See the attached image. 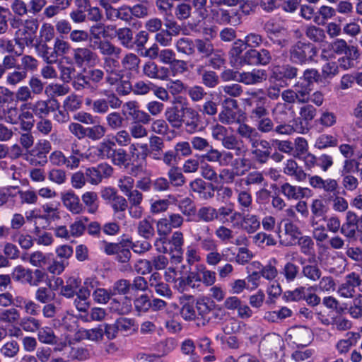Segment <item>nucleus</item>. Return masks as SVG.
Segmentation results:
<instances>
[{
	"label": "nucleus",
	"mask_w": 362,
	"mask_h": 362,
	"mask_svg": "<svg viewBox=\"0 0 362 362\" xmlns=\"http://www.w3.org/2000/svg\"><path fill=\"white\" fill-rule=\"evenodd\" d=\"M192 148L199 151L206 153L202 158L211 163H218L221 167H228L232 164L234 156L233 153L226 151H219L213 148L208 140L201 136H194L191 139Z\"/></svg>",
	"instance_id": "1"
},
{
	"label": "nucleus",
	"mask_w": 362,
	"mask_h": 362,
	"mask_svg": "<svg viewBox=\"0 0 362 362\" xmlns=\"http://www.w3.org/2000/svg\"><path fill=\"white\" fill-rule=\"evenodd\" d=\"M10 25L16 30L14 40L16 44L23 49L25 46L33 45L38 29V21L33 18L25 21L20 18H13Z\"/></svg>",
	"instance_id": "2"
},
{
	"label": "nucleus",
	"mask_w": 362,
	"mask_h": 362,
	"mask_svg": "<svg viewBox=\"0 0 362 362\" xmlns=\"http://www.w3.org/2000/svg\"><path fill=\"white\" fill-rule=\"evenodd\" d=\"M317 49L311 43L301 41L291 46L289 50L290 59L296 64H304L314 61Z\"/></svg>",
	"instance_id": "3"
},
{
	"label": "nucleus",
	"mask_w": 362,
	"mask_h": 362,
	"mask_svg": "<svg viewBox=\"0 0 362 362\" xmlns=\"http://www.w3.org/2000/svg\"><path fill=\"white\" fill-rule=\"evenodd\" d=\"M272 60V55L269 49L266 48H262L259 50L250 49L240 57L239 63L242 66H267L270 64Z\"/></svg>",
	"instance_id": "4"
},
{
	"label": "nucleus",
	"mask_w": 362,
	"mask_h": 362,
	"mask_svg": "<svg viewBox=\"0 0 362 362\" xmlns=\"http://www.w3.org/2000/svg\"><path fill=\"white\" fill-rule=\"evenodd\" d=\"M284 345V340L279 334L270 333L262 338L259 343V349L264 356L277 359Z\"/></svg>",
	"instance_id": "5"
},
{
	"label": "nucleus",
	"mask_w": 362,
	"mask_h": 362,
	"mask_svg": "<svg viewBox=\"0 0 362 362\" xmlns=\"http://www.w3.org/2000/svg\"><path fill=\"white\" fill-rule=\"evenodd\" d=\"M222 105L223 110L218 114L219 121L226 125L240 124L241 115L237 100L228 98L223 101Z\"/></svg>",
	"instance_id": "6"
},
{
	"label": "nucleus",
	"mask_w": 362,
	"mask_h": 362,
	"mask_svg": "<svg viewBox=\"0 0 362 362\" xmlns=\"http://www.w3.org/2000/svg\"><path fill=\"white\" fill-rule=\"evenodd\" d=\"M113 27L106 26L103 28V30L99 33L102 35L103 40L100 42L99 48L101 53L104 55H107L109 57L105 58L104 67L108 74H111L113 72L112 64L113 59L111 58V55L113 54V45L111 42L112 39Z\"/></svg>",
	"instance_id": "7"
},
{
	"label": "nucleus",
	"mask_w": 362,
	"mask_h": 362,
	"mask_svg": "<svg viewBox=\"0 0 362 362\" xmlns=\"http://www.w3.org/2000/svg\"><path fill=\"white\" fill-rule=\"evenodd\" d=\"M251 98L247 100V104L252 107L250 118L252 120L260 119L269 115V101L267 97L260 96L256 92L250 93Z\"/></svg>",
	"instance_id": "8"
},
{
	"label": "nucleus",
	"mask_w": 362,
	"mask_h": 362,
	"mask_svg": "<svg viewBox=\"0 0 362 362\" xmlns=\"http://www.w3.org/2000/svg\"><path fill=\"white\" fill-rule=\"evenodd\" d=\"M309 185L316 190H322L327 194H336L339 189V184L335 179H323L321 176L317 175L308 174Z\"/></svg>",
	"instance_id": "9"
},
{
	"label": "nucleus",
	"mask_w": 362,
	"mask_h": 362,
	"mask_svg": "<svg viewBox=\"0 0 362 362\" xmlns=\"http://www.w3.org/2000/svg\"><path fill=\"white\" fill-rule=\"evenodd\" d=\"M301 232L299 228L291 221H286L284 225V231L279 228L278 236L279 243L286 247H291L297 244V240L300 236Z\"/></svg>",
	"instance_id": "10"
},
{
	"label": "nucleus",
	"mask_w": 362,
	"mask_h": 362,
	"mask_svg": "<svg viewBox=\"0 0 362 362\" xmlns=\"http://www.w3.org/2000/svg\"><path fill=\"white\" fill-rule=\"evenodd\" d=\"M29 103L34 115L40 119L46 117L59 107V103L55 99L38 100Z\"/></svg>",
	"instance_id": "11"
},
{
	"label": "nucleus",
	"mask_w": 362,
	"mask_h": 362,
	"mask_svg": "<svg viewBox=\"0 0 362 362\" xmlns=\"http://www.w3.org/2000/svg\"><path fill=\"white\" fill-rule=\"evenodd\" d=\"M288 337L297 346L304 347L311 343L313 334L312 330L307 327L296 326L289 329Z\"/></svg>",
	"instance_id": "12"
},
{
	"label": "nucleus",
	"mask_w": 362,
	"mask_h": 362,
	"mask_svg": "<svg viewBox=\"0 0 362 362\" xmlns=\"http://www.w3.org/2000/svg\"><path fill=\"white\" fill-rule=\"evenodd\" d=\"M73 59L78 67L94 66L97 62V54L90 48L78 47L73 50Z\"/></svg>",
	"instance_id": "13"
},
{
	"label": "nucleus",
	"mask_w": 362,
	"mask_h": 362,
	"mask_svg": "<svg viewBox=\"0 0 362 362\" xmlns=\"http://www.w3.org/2000/svg\"><path fill=\"white\" fill-rule=\"evenodd\" d=\"M213 19L218 24L238 25L242 22L241 15L238 11L230 12L224 8L212 9Z\"/></svg>",
	"instance_id": "14"
},
{
	"label": "nucleus",
	"mask_w": 362,
	"mask_h": 362,
	"mask_svg": "<svg viewBox=\"0 0 362 362\" xmlns=\"http://www.w3.org/2000/svg\"><path fill=\"white\" fill-rule=\"evenodd\" d=\"M361 282L360 276L351 272L346 276L344 282L338 288V293L342 297L352 298L355 293V288L360 286Z\"/></svg>",
	"instance_id": "15"
},
{
	"label": "nucleus",
	"mask_w": 362,
	"mask_h": 362,
	"mask_svg": "<svg viewBox=\"0 0 362 362\" xmlns=\"http://www.w3.org/2000/svg\"><path fill=\"white\" fill-rule=\"evenodd\" d=\"M200 122V115L197 111L192 107H183L182 127L185 125V131L187 133L194 134L196 132Z\"/></svg>",
	"instance_id": "16"
},
{
	"label": "nucleus",
	"mask_w": 362,
	"mask_h": 362,
	"mask_svg": "<svg viewBox=\"0 0 362 362\" xmlns=\"http://www.w3.org/2000/svg\"><path fill=\"white\" fill-rule=\"evenodd\" d=\"M251 153L259 164H265L270 158L272 146L267 140L262 139L251 146Z\"/></svg>",
	"instance_id": "17"
},
{
	"label": "nucleus",
	"mask_w": 362,
	"mask_h": 362,
	"mask_svg": "<svg viewBox=\"0 0 362 362\" xmlns=\"http://www.w3.org/2000/svg\"><path fill=\"white\" fill-rule=\"evenodd\" d=\"M143 74L152 79L165 81L168 78L170 71L168 68L158 66L155 62L150 61L144 65Z\"/></svg>",
	"instance_id": "18"
},
{
	"label": "nucleus",
	"mask_w": 362,
	"mask_h": 362,
	"mask_svg": "<svg viewBox=\"0 0 362 362\" xmlns=\"http://www.w3.org/2000/svg\"><path fill=\"white\" fill-rule=\"evenodd\" d=\"M189 189L192 192L199 195L207 200L214 197L215 187L211 183H206L202 178H196L189 183Z\"/></svg>",
	"instance_id": "19"
},
{
	"label": "nucleus",
	"mask_w": 362,
	"mask_h": 362,
	"mask_svg": "<svg viewBox=\"0 0 362 362\" xmlns=\"http://www.w3.org/2000/svg\"><path fill=\"white\" fill-rule=\"evenodd\" d=\"M236 133L240 138L248 141L250 146H254L257 142L261 140V134L259 133L257 129L245 122L238 124Z\"/></svg>",
	"instance_id": "20"
},
{
	"label": "nucleus",
	"mask_w": 362,
	"mask_h": 362,
	"mask_svg": "<svg viewBox=\"0 0 362 362\" xmlns=\"http://www.w3.org/2000/svg\"><path fill=\"white\" fill-rule=\"evenodd\" d=\"M280 192L290 200H300L306 197L310 189L307 187L296 186L289 182H284L280 187Z\"/></svg>",
	"instance_id": "21"
},
{
	"label": "nucleus",
	"mask_w": 362,
	"mask_h": 362,
	"mask_svg": "<svg viewBox=\"0 0 362 362\" xmlns=\"http://www.w3.org/2000/svg\"><path fill=\"white\" fill-rule=\"evenodd\" d=\"M283 173L287 176L294 178L297 182H301L306 180L308 174L298 163L292 158L288 159L283 168Z\"/></svg>",
	"instance_id": "22"
},
{
	"label": "nucleus",
	"mask_w": 362,
	"mask_h": 362,
	"mask_svg": "<svg viewBox=\"0 0 362 362\" xmlns=\"http://www.w3.org/2000/svg\"><path fill=\"white\" fill-rule=\"evenodd\" d=\"M239 82L245 85H255L266 80L267 73L262 69H253L252 71L240 72Z\"/></svg>",
	"instance_id": "23"
},
{
	"label": "nucleus",
	"mask_w": 362,
	"mask_h": 362,
	"mask_svg": "<svg viewBox=\"0 0 362 362\" xmlns=\"http://www.w3.org/2000/svg\"><path fill=\"white\" fill-rule=\"evenodd\" d=\"M58 206V203L48 202L41 206L42 214H40V219L45 221L46 223L42 228L47 227L52 221L60 218Z\"/></svg>",
	"instance_id": "24"
},
{
	"label": "nucleus",
	"mask_w": 362,
	"mask_h": 362,
	"mask_svg": "<svg viewBox=\"0 0 362 362\" xmlns=\"http://www.w3.org/2000/svg\"><path fill=\"white\" fill-rule=\"evenodd\" d=\"M131 249L132 243L129 239H122L115 243V259L120 263L129 262L132 256Z\"/></svg>",
	"instance_id": "25"
},
{
	"label": "nucleus",
	"mask_w": 362,
	"mask_h": 362,
	"mask_svg": "<svg viewBox=\"0 0 362 362\" xmlns=\"http://www.w3.org/2000/svg\"><path fill=\"white\" fill-rule=\"evenodd\" d=\"M130 73L128 71H120L118 74L115 73V86L116 90L119 95H126L131 90L133 91V86L129 81Z\"/></svg>",
	"instance_id": "26"
},
{
	"label": "nucleus",
	"mask_w": 362,
	"mask_h": 362,
	"mask_svg": "<svg viewBox=\"0 0 362 362\" xmlns=\"http://www.w3.org/2000/svg\"><path fill=\"white\" fill-rule=\"evenodd\" d=\"M64 206L72 214H78L83 211V205L79 197L74 192H67L62 194Z\"/></svg>",
	"instance_id": "27"
},
{
	"label": "nucleus",
	"mask_w": 362,
	"mask_h": 362,
	"mask_svg": "<svg viewBox=\"0 0 362 362\" xmlns=\"http://www.w3.org/2000/svg\"><path fill=\"white\" fill-rule=\"evenodd\" d=\"M189 1L194 14V22L199 23L208 18V0H189Z\"/></svg>",
	"instance_id": "28"
},
{
	"label": "nucleus",
	"mask_w": 362,
	"mask_h": 362,
	"mask_svg": "<svg viewBox=\"0 0 362 362\" xmlns=\"http://www.w3.org/2000/svg\"><path fill=\"white\" fill-rule=\"evenodd\" d=\"M165 118L171 127L179 129L182 127L183 117V107L179 109L177 106H170L166 108L164 113Z\"/></svg>",
	"instance_id": "29"
},
{
	"label": "nucleus",
	"mask_w": 362,
	"mask_h": 362,
	"mask_svg": "<svg viewBox=\"0 0 362 362\" xmlns=\"http://www.w3.org/2000/svg\"><path fill=\"white\" fill-rule=\"evenodd\" d=\"M259 218L255 214H247L243 216L240 222V228L248 234L257 232L260 228Z\"/></svg>",
	"instance_id": "30"
},
{
	"label": "nucleus",
	"mask_w": 362,
	"mask_h": 362,
	"mask_svg": "<svg viewBox=\"0 0 362 362\" xmlns=\"http://www.w3.org/2000/svg\"><path fill=\"white\" fill-rule=\"evenodd\" d=\"M194 47L202 59L209 58L215 49L214 43L207 37L195 38Z\"/></svg>",
	"instance_id": "31"
},
{
	"label": "nucleus",
	"mask_w": 362,
	"mask_h": 362,
	"mask_svg": "<svg viewBox=\"0 0 362 362\" xmlns=\"http://www.w3.org/2000/svg\"><path fill=\"white\" fill-rule=\"evenodd\" d=\"M35 51L39 57L47 64H54L57 62L56 55L54 54L53 47H49L47 42L40 41L35 45Z\"/></svg>",
	"instance_id": "32"
},
{
	"label": "nucleus",
	"mask_w": 362,
	"mask_h": 362,
	"mask_svg": "<svg viewBox=\"0 0 362 362\" xmlns=\"http://www.w3.org/2000/svg\"><path fill=\"white\" fill-rule=\"evenodd\" d=\"M359 52L356 47L351 46V52L338 59L339 68L347 70L355 66V62L359 57Z\"/></svg>",
	"instance_id": "33"
},
{
	"label": "nucleus",
	"mask_w": 362,
	"mask_h": 362,
	"mask_svg": "<svg viewBox=\"0 0 362 362\" xmlns=\"http://www.w3.org/2000/svg\"><path fill=\"white\" fill-rule=\"evenodd\" d=\"M322 274V272L317 263L308 264L302 267L301 274L310 282L318 281Z\"/></svg>",
	"instance_id": "34"
},
{
	"label": "nucleus",
	"mask_w": 362,
	"mask_h": 362,
	"mask_svg": "<svg viewBox=\"0 0 362 362\" xmlns=\"http://www.w3.org/2000/svg\"><path fill=\"white\" fill-rule=\"evenodd\" d=\"M195 39L189 37H181L175 43V48L179 53L188 56L195 54Z\"/></svg>",
	"instance_id": "35"
},
{
	"label": "nucleus",
	"mask_w": 362,
	"mask_h": 362,
	"mask_svg": "<svg viewBox=\"0 0 362 362\" xmlns=\"http://www.w3.org/2000/svg\"><path fill=\"white\" fill-rule=\"evenodd\" d=\"M81 285V281L75 277H70L66 281V285L62 286L60 295L66 298H72L76 296V290Z\"/></svg>",
	"instance_id": "36"
},
{
	"label": "nucleus",
	"mask_w": 362,
	"mask_h": 362,
	"mask_svg": "<svg viewBox=\"0 0 362 362\" xmlns=\"http://www.w3.org/2000/svg\"><path fill=\"white\" fill-rule=\"evenodd\" d=\"M298 69L290 64L277 66L274 71L276 78L280 80H291L296 78Z\"/></svg>",
	"instance_id": "37"
},
{
	"label": "nucleus",
	"mask_w": 362,
	"mask_h": 362,
	"mask_svg": "<svg viewBox=\"0 0 362 362\" xmlns=\"http://www.w3.org/2000/svg\"><path fill=\"white\" fill-rule=\"evenodd\" d=\"M31 274H33L31 269H26L19 265L13 269L11 273V277L16 281L21 282V284H28L30 286L32 282Z\"/></svg>",
	"instance_id": "38"
},
{
	"label": "nucleus",
	"mask_w": 362,
	"mask_h": 362,
	"mask_svg": "<svg viewBox=\"0 0 362 362\" xmlns=\"http://www.w3.org/2000/svg\"><path fill=\"white\" fill-rule=\"evenodd\" d=\"M175 16L179 21L192 19L194 21V14L190 3L185 1L178 4L175 8Z\"/></svg>",
	"instance_id": "39"
},
{
	"label": "nucleus",
	"mask_w": 362,
	"mask_h": 362,
	"mask_svg": "<svg viewBox=\"0 0 362 362\" xmlns=\"http://www.w3.org/2000/svg\"><path fill=\"white\" fill-rule=\"evenodd\" d=\"M213 302L209 300H206L204 299H199L197 301L196 308L199 315H200L204 320L202 322L203 325L209 321V314L213 310Z\"/></svg>",
	"instance_id": "40"
},
{
	"label": "nucleus",
	"mask_w": 362,
	"mask_h": 362,
	"mask_svg": "<svg viewBox=\"0 0 362 362\" xmlns=\"http://www.w3.org/2000/svg\"><path fill=\"white\" fill-rule=\"evenodd\" d=\"M132 307L131 298L127 296H115V312L125 315L131 311Z\"/></svg>",
	"instance_id": "41"
},
{
	"label": "nucleus",
	"mask_w": 362,
	"mask_h": 362,
	"mask_svg": "<svg viewBox=\"0 0 362 362\" xmlns=\"http://www.w3.org/2000/svg\"><path fill=\"white\" fill-rule=\"evenodd\" d=\"M168 176L170 184L175 187H182L186 183V178L178 166H172L168 172Z\"/></svg>",
	"instance_id": "42"
},
{
	"label": "nucleus",
	"mask_w": 362,
	"mask_h": 362,
	"mask_svg": "<svg viewBox=\"0 0 362 362\" xmlns=\"http://www.w3.org/2000/svg\"><path fill=\"white\" fill-rule=\"evenodd\" d=\"M20 64L17 65L28 76V73H33L37 69L39 62L33 56L24 54L20 59Z\"/></svg>",
	"instance_id": "43"
},
{
	"label": "nucleus",
	"mask_w": 362,
	"mask_h": 362,
	"mask_svg": "<svg viewBox=\"0 0 362 362\" xmlns=\"http://www.w3.org/2000/svg\"><path fill=\"white\" fill-rule=\"evenodd\" d=\"M253 242L259 247H272L277 243L273 235L265 232H259L252 237Z\"/></svg>",
	"instance_id": "44"
},
{
	"label": "nucleus",
	"mask_w": 362,
	"mask_h": 362,
	"mask_svg": "<svg viewBox=\"0 0 362 362\" xmlns=\"http://www.w3.org/2000/svg\"><path fill=\"white\" fill-rule=\"evenodd\" d=\"M299 103H308L310 101L311 88L309 85L298 81L293 89Z\"/></svg>",
	"instance_id": "45"
},
{
	"label": "nucleus",
	"mask_w": 362,
	"mask_h": 362,
	"mask_svg": "<svg viewBox=\"0 0 362 362\" xmlns=\"http://www.w3.org/2000/svg\"><path fill=\"white\" fill-rule=\"evenodd\" d=\"M338 145L337 137L329 134L320 135L315 142V148L322 150L329 147H335Z\"/></svg>",
	"instance_id": "46"
},
{
	"label": "nucleus",
	"mask_w": 362,
	"mask_h": 362,
	"mask_svg": "<svg viewBox=\"0 0 362 362\" xmlns=\"http://www.w3.org/2000/svg\"><path fill=\"white\" fill-rule=\"evenodd\" d=\"M346 338L339 340L336 344V349L340 354H346L356 343V334L354 332H348Z\"/></svg>",
	"instance_id": "47"
},
{
	"label": "nucleus",
	"mask_w": 362,
	"mask_h": 362,
	"mask_svg": "<svg viewBox=\"0 0 362 362\" xmlns=\"http://www.w3.org/2000/svg\"><path fill=\"white\" fill-rule=\"evenodd\" d=\"M318 13L319 16L314 18V22L318 25H323L325 21L336 16V11L331 6L323 5L319 8Z\"/></svg>",
	"instance_id": "48"
},
{
	"label": "nucleus",
	"mask_w": 362,
	"mask_h": 362,
	"mask_svg": "<svg viewBox=\"0 0 362 362\" xmlns=\"http://www.w3.org/2000/svg\"><path fill=\"white\" fill-rule=\"evenodd\" d=\"M306 37L314 42H322L326 38L324 30L315 25H309L305 30Z\"/></svg>",
	"instance_id": "49"
},
{
	"label": "nucleus",
	"mask_w": 362,
	"mask_h": 362,
	"mask_svg": "<svg viewBox=\"0 0 362 362\" xmlns=\"http://www.w3.org/2000/svg\"><path fill=\"white\" fill-rule=\"evenodd\" d=\"M71 49V47L69 42L64 40L62 37H57L54 39L53 49L57 61L59 57L69 54Z\"/></svg>",
	"instance_id": "50"
},
{
	"label": "nucleus",
	"mask_w": 362,
	"mask_h": 362,
	"mask_svg": "<svg viewBox=\"0 0 362 362\" xmlns=\"http://www.w3.org/2000/svg\"><path fill=\"white\" fill-rule=\"evenodd\" d=\"M281 274L287 282H293L299 275V267L291 262H287L282 268Z\"/></svg>",
	"instance_id": "51"
},
{
	"label": "nucleus",
	"mask_w": 362,
	"mask_h": 362,
	"mask_svg": "<svg viewBox=\"0 0 362 362\" xmlns=\"http://www.w3.org/2000/svg\"><path fill=\"white\" fill-rule=\"evenodd\" d=\"M28 76L18 66L16 69L7 74L6 83L8 86H16L25 81Z\"/></svg>",
	"instance_id": "52"
},
{
	"label": "nucleus",
	"mask_w": 362,
	"mask_h": 362,
	"mask_svg": "<svg viewBox=\"0 0 362 362\" xmlns=\"http://www.w3.org/2000/svg\"><path fill=\"white\" fill-rule=\"evenodd\" d=\"M252 121L256 122L257 129L259 134H268L273 132L274 130V123L272 119L267 116H262L260 119H255Z\"/></svg>",
	"instance_id": "53"
},
{
	"label": "nucleus",
	"mask_w": 362,
	"mask_h": 362,
	"mask_svg": "<svg viewBox=\"0 0 362 362\" xmlns=\"http://www.w3.org/2000/svg\"><path fill=\"white\" fill-rule=\"evenodd\" d=\"M244 183L247 186L257 185L259 187H264L267 185L264 175L259 171H252L249 173L244 179Z\"/></svg>",
	"instance_id": "54"
},
{
	"label": "nucleus",
	"mask_w": 362,
	"mask_h": 362,
	"mask_svg": "<svg viewBox=\"0 0 362 362\" xmlns=\"http://www.w3.org/2000/svg\"><path fill=\"white\" fill-rule=\"evenodd\" d=\"M20 346L18 343L12 339L6 342L0 349V353L6 358H14L19 352Z\"/></svg>",
	"instance_id": "55"
},
{
	"label": "nucleus",
	"mask_w": 362,
	"mask_h": 362,
	"mask_svg": "<svg viewBox=\"0 0 362 362\" xmlns=\"http://www.w3.org/2000/svg\"><path fill=\"white\" fill-rule=\"evenodd\" d=\"M35 297L41 303H48L54 300L56 294L49 286L40 287L37 289Z\"/></svg>",
	"instance_id": "56"
},
{
	"label": "nucleus",
	"mask_w": 362,
	"mask_h": 362,
	"mask_svg": "<svg viewBox=\"0 0 362 362\" xmlns=\"http://www.w3.org/2000/svg\"><path fill=\"white\" fill-rule=\"evenodd\" d=\"M197 217L204 222H212L217 219L216 209L211 206H202L197 211Z\"/></svg>",
	"instance_id": "57"
},
{
	"label": "nucleus",
	"mask_w": 362,
	"mask_h": 362,
	"mask_svg": "<svg viewBox=\"0 0 362 362\" xmlns=\"http://www.w3.org/2000/svg\"><path fill=\"white\" fill-rule=\"evenodd\" d=\"M137 231L140 236L148 240L153 237L155 230L153 224L147 219L140 221L137 226Z\"/></svg>",
	"instance_id": "58"
},
{
	"label": "nucleus",
	"mask_w": 362,
	"mask_h": 362,
	"mask_svg": "<svg viewBox=\"0 0 362 362\" xmlns=\"http://www.w3.org/2000/svg\"><path fill=\"white\" fill-rule=\"evenodd\" d=\"M42 322L40 320L28 316L21 319L20 325L23 330L29 332H35L39 330Z\"/></svg>",
	"instance_id": "59"
},
{
	"label": "nucleus",
	"mask_w": 362,
	"mask_h": 362,
	"mask_svg": "<svg viewBox=\"0 0 362 362\" xmlns=\"http://www.w3.org/2000/svg\"><path fill=\"white\" fill-rule=\"evenodd\" d=\"M208 59L209 66L214 69H220L226 63L225 54L222 51L214 49V52Z\"/></svg>",
	"instance_id": "60"
},
{
	"label": "nucleus",
	"mask_w": 362,
	"mask_h": 362,
	"mask_svg": "<svg viewBox=\"0 0 362 362\" xmlns=\"http://www.w3.org/2000/svg\"><path fill=\"white\" fill-rule=\"evenodd\" d=\"M252 168V162L249 158L241 157L235 158L233 163V170L237 171L238 175H244Z\"/></svg>",
	"instance_id": "61"
},
{
	"label": "nucleus",
	"mask_w": 362,
	"mask_h": 362,
	"mask_svg": "<svg viewBox=\"0 0 362 362\" xmlns=\"http://www.w3.org/2000/svg\"><path fill=\"white\" fill-rule=\"evenodd\" d=\"M117 37L122 45L127 47H132L134 44L133 33L130 28H119L117 31Z\"/></svg>",
	"instance_id": "62"
},
{
	"label": "nucleus",
	"mask_w": 362,
	"mask_h": 362,
	"mask_svg": "<svg viewBox=\"0 0 362 362\" xmlns=\"http://www.w3.org/2000/svg\"><path fill=\"white\" fill-rule=\"evenodd\" d=\"M81 199L83 204L87 206L88 211L90 214H95L98 210L97 194L94 192H86L82 195Z\"/></svg>",
	"instance_id": "63"
},
{
	"label": "nucleus",
	"mask_w": 362,
	"mask_h": 362,
	"mask_svg": "<svg viewBox=\"0 0 362 362\" xmlns=\"http://www.w3.org/2000/svg\"><path fill=\"white\" fill-rule=\"evenodd\" d=\"M134 305L135 309L139 313H146L152 306L151 300L146 294L139 296L134 299Z\"/></svg>",
	"instance_id": "64"
}]
</instances>
